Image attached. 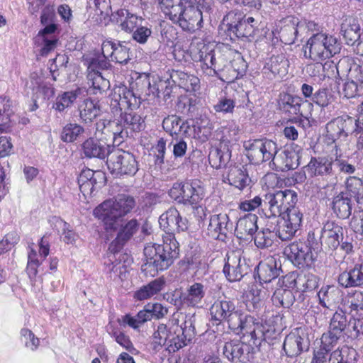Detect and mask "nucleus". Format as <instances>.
Masks as SVG:
<instances>
[{
  "label": "nucleus",
  "instance_id": "nucleus-1",
  "mask_svg": "<svg viewBox=\"0 0 363 363\" xmlns=\"http://www.w3.org/2000/svg\"><path fill=\"white\" fill-rule=\"evenodd\" d=\"M162 243H147L144 247L145 262L142 271L146 274L155 277L160 271L169 269L179 256V243L175 233L186 232L189 229V220L183 218L175 207H170L159 218Z\"/></svg>",
  "mask_w": 363,
  "mask_h": 363
},
{
  "label": "nucleus",
  "instance_id": "nucleus-2",
  "mask_svg": "<svg viewBox=\"0 0 363 363\" xmlns=\"http://www.w3.org/2000/svg\"><path fill=\"white\" fill-rule=\"evenodd\" d=\"M297 201V194L291 189L278 190L264 195V205L268 211L266 216H281L284 220L278 229V236L281 240H291L301 225L303 214L296 206Z\"/></svg>",
  "mask_w": 363,
  "mask_h": 363
},
{
  "label": "nucleus",
  "instance_id": "nucleus-3",
  "mask_svg": "<svg viewBox=\"0 0 363 363\" xmlns=\"http://www.w3.org/2000/svg\"><path fill=\"white\" fill-rule=\"evenodd\" d=\"M140 104V96L126 86L114 89L110 96L111 113L118 118L121 126L133 132H140L145 127V118L134 111Z\"/></svg>",
  "mask_w": 363,
  "mask_h": 363
},
{
  "label": "nucleus",
  "instance_id": "nucleus-4",
  "mask_svg": "<svg viewBox=\"0 0 363 363\" xmlns=\"http://www.w3.org/2000/svg\"><path fill=\"white\" fill-rule=\"evenodd\" d=\"M358 123L363 125V101L359 107V118L342 116L337 117L326 125V133L323 135V143L326 147H335V155H340V147L347 145L350 134L357 131Z\"/></svg>",
  "mask_w": 363,
  "mask_h": 363
},
{
  "label": "nucleus",
  "instance_id": "nucleus-5",
  "mask_svg": "<svg viewBox=\"0 0 363 363\" xmlns=\"http://www.w3.org/2000/svg\"><path fill=\"white\" fill-rule=\"evenodd\" d=\"M304 55L311 61L330 60L340 51V43L333 36L323 32L313 34L304 46Z\"/></svg>",
  "mask_w": 363,
  "mask_h": 363
},
{
  "label": "nucleus",
  "instance_id": "nucleus-6",
  "mask_svg": "<svg viewBox=\"0 0 363 363\" xmlns=\"http://www.w3.org/2000/svg\"><path fill=\"white\" fill-rule=\"evenodd\" d=\"M187 321H185L184 326L176 325L168 329L164 324H160L157 330L153 333V340L155 344L160 346H167L172 347V350H178L187 345L191 340L194 335V327H191V323L189 322V327L187 328Z\"/></svg>",
  "mask_w": 363,
  "mask_h": 363
},
{
  "label": "nucleus",
  "instance_id": "nucleus-7",
  "mask_svg": "<svg viewBox=\"0 0 363 363\" xmlns=\"http://www.w3.org/2000/svg\"><path fill=\"white\" fill-rule=\"evenodd\" d=\"M226 28L224 30L225 40L234 42L236 39L254 37L257 31V22L251 16L246 17L243 13L230 11L224 17Z\"/></svg>",
  "mask_w": 363,
  "mask_h": 363
},
{
  "label": "nucleus",
  "instance_id": "nucleus-8",
  "mask_svg": "<svg viewBox=\"0 0 363 363\" xmlns=\"http://www.w3.org/2000/svg\"><path fill=\"white\" fill-rule=\"evenodd\" d=\"M243 147L247 157L253 164L274 160L278 152L277 143L267 138L245 140L243 142Z\"/></svg>",
  "mask_w": 363,
  "mask_h": 363
},
{
  "label": "nucleus",
  "instance_id": "nucleus-9",
  "mask_svg": "<svg viewBox=\"0 0 363 363\" xmlns=\"http://www.w3.org/2000/svg\"><path fill=\"white\" fill-rule=\"evenodd\" d=\"M106 164L110 172L117 177H132L139 169L138 162L132 152L115 147H112Z\"/></svg>",
  "mask_w": 363,
  "mask_h": 363
},
{
  "label": "nucleus",
  "instance_id": "nucleus-10",
  "mask_svg": "<svg viewBox=\"0 0 363 363\" xmlns=\"http://www.w3.org/2000/svg\"><path fill=\"white\" fill-rule=\"evenodd\" d=\"M243 314L242 311L236 309L233 301L230 300H216L210 308L213 325H219L226 321L232 331L240 327Z\"/></svg>",
  "mask_w": 363,
  "mask_h": 363
},
{
  "label": "nucleus",
  "instance_id": "nucleus-11",
  "mask_svg": "<svg viewBox=\"0 0 363 363\" xmlns=\"http://www.w3.org/2000/svg\"><path fill=\"white\" fill-rule=\"evenodd\" d=\"M267 325L250 315L243 314L241 323L238 329L233 332L238 335H242L250 345L259 346L269 337L270 330Z\"/></svg>",
  "mask_w": 363,
  "mask_h": 363
},
{
  "label": "nucleus",
  "instance_id": "nucleus-12",
  "mask_svg": "<svg viewBox=\"0 0 363 363\" xmlns=\"http://www.w3.org/2000/svg\"><path fill=\"white\" fill-rule=\"evenodd\" d=\"M284 255L299 269L311 268L316 259L311 244L301 240H295L286 246Z\"/></svg>",
  "mask_w": 363,
  "mask_h": 363
},
{
  "label": "nucleus",
  "instance_id": "nucleus-13",
  "mask_svg": "<svg viewBox=\"0 0 363 363\" xmlns=\"http://www.w3.org/2000/svg\"><path fill=\"white\" fill-rule=\"evenodd\" d=\"M299 20L294 16H288L274 23L272 33L286 45L294 44L298 35Z\"/></svg>",
  "mask_w": 363,
  "mask_h": 363
},
{
  "label": "nucleus",
  "instance_id": "nucleus-14",
  "mask_svg": "<svg viewBox=\"0 0 363 363\" xmlns=\"http://www.w3.org/2000/svg\"><path fill=\"white\" fill-rule=\"evenodd\" d=\"M252 347L249 343L239 340H231L225 342L223 354L232 362L247 363L252 357Z\"/></svg>",
  "mask_w": 363,
  "mask_h": 363
},
{
  "label": "nucleus",
  "instance_id": "nucleus-15",
  "mask_svg": "<svg viewBox=\"0 0 363 363\" xmlns=\"http://www.w3.org/2000/svg\"><path fill=\"white\" fill-rule=\"evenodd\" d=\"M308 342L304 337V333L300 328L291 330L286 337L283 344V349L289 357H296L304 350H308Z\"/></svg>",
  "mask_w": 363,
  "mask_h": 363
},
{
  "label": "nucleus",
  "instance_id": "nucleus-16",
  "mask_svg": "<svg viewBox=\"0 0 363 363\" xmlns=\"http://www.w3.org/2000/svg\"><path fill=\"white\" fill-rule=\"evenodd\" d=\"M199 4L185 6L179 26L183 30L194 33L203 26V16Z\"/></svg>",
  "mask_w": 363,
  "mask_h": 363
},
{
  "label": "nucleus",
  "instance_id": "nucleus-17",
  "mask_svg": "<svg viewBox=\"0 0 363 363\" xmlns=\"http://www.w3.org/2000/svg\"><path fill=\"white\" fill-rule=\"evenodd\" d=\"M233 227L230 222L229 216L225 213L213 214L211 216L210 223L208 227V235L213 239L225 241L227 234Z\"/></svg>",
  "mask_w": 363,
  "mask_h": 363
},
{
  "label": "nucleus",
  "instance_id": "nucleus-18",
  "mask_svg": "<svg viewBox=\"0 0 363 363\" xmlns=\"http://www.w3.org/2000/svg\"><path fill=\"white\" fill-rule=\"evenodd\" d=\"M95 218L101 220L106 230L116 228L117 220L121 218L115 206L113 199H108L96 206L94 210Z\"/></svg>",
  "mask_w": 363,
  "mask_h": 363
},
{
  "label": "nucleus",
  "instance_id": "nucleus-19",
  "mask_svg": "<svg viewBox=\"0 0 363 363\" xmlns=\"http://www.w3.org/2000/svg\"><path fill=\"white\" fill-rule=\"evenodd\" d=\"M223 182L243 190L251 182L247 168L241 164H230L223 174Z\"/></svg>",
  "mask_w": 363,
  "mask_h": 363
},
{
  "label": "nucleus",
  "instance_id": "nucleus-20",
  "mask_svg": "<svg viewBox=\"0 0 363 363\" xmlns=\"http://www.w3.org/2000/svg\"><path fill=\"white\" fill-rule=\"evenodd\" d=\"M206 295V289L203 284L194 282L189 285L185 291L179 295V301L182 306L196 308L201 304Z\"/></svg>",
  "mask_w": 363,
  "mask_h": 363
},
{
  "label": "nucleus",
  "instance_id": "nucleus-21",
  "mask_svg": "<svg viewBox=\"0 0 363 363\" xmlns=\"http://www.w3.org/2000/svg\"><path fill=\"white\" fill-rule=\"evenodd\" d=\"M182 204L196 207L205 196L204 188L197 182H182Z\"/></svg>",
  "mask_w": 363,
  "mask_h": 363
},
{
  "label": "nucleus",
  "instance_id": "nucleus-22",
  "mask_svg": "<svg viewBox=\"0 0 363 363\" xmlns=\"http://www.w3.org/2000/svg\"><path fill=\"white\" fill-rule=\"evenodd\" d=\"M138 229L139 223L136 219L128 220L124 225H122L116 238L111 242L109 249L114 253L120 251Z\"/></svg>",
  "mask_w": 363,
  "mask_h": 363
},
{
  "label": "nucleus",
  "instance_id": "nucleus-23",
  "mask_svg": "<svg viewBox=\"0 0 363 363\" xmlns=\"http://www.w3.org/2000/svg\"><path fill=\"white\" fill-rule=\"evenodd\" d=\"M191 56L193 61L199 63L197 66L200 67L203 74L211 77L218 74L213 51L207 52L206 49L205 50H199L197 53H194L191 50Z\"/></svg>",
  "mask_w": 363,
  "mask_h": 363
},
{
  "label": "nucleus",
  "instance_id": "nucleus-24",
  "mask_svg": "<svg viewBox=\"0 0 363 363\" xmlns=\"http://www.w3.org/2000/svg\"><path fill=\"white\" fill-rule=\"evenodd\" d=\"M82 146L85 157L89 158L96 157L99 159L108 157L113 147L94 138L86 139L82 143Z\"/></svg>",
  "mask_w": 363,
  "mask_h": 363
},
{
  "label": "nucleus",
  "instance_id": "nucleus-25",
  "mask_svg": "<svg viewBox=\"0 0 363 363\" xmlns=\"http://www.w3.org/2000/svg\"><path fill=\"white\" fill-rule=\"evenodd\" d=\"M170 78L175 84L187 92H196L200 89V79L194 74L181 70H172Z\"/></svg>",
  "mask_w": 363,
  "mask_h": 363
},
{
  "label": "nucleus",
  "instance_id": "nucleus-26",
  "mask_svg": "<svg viewBox=\"0 0 363 363\" xmlns=\"http://www.w3.org/2000/svg\"><path fill=\"white\" fill-rule=\"evenodd\" d=\"M162 125L164 129L172 135H181L185 137L192 135L191 125L188 121H184L177 116L172 115L165 118Z\"/></svg>",
  "mask_w": 363,
  "mask_h": 363
},
{
  "label": "nucleus",
  "instance_id": "nucleus-27",
  "mask_svg": "<svg viewBox=\"0 0 363 363\" xmlns=\"http://www.w3.org/2000/svg\"><path fill=\"white\" fill-rule=\"evenodd\" d=\"M257 274L260 283H269L279 276L276 259L269 256L262 260L257 267Z\"/></svg>",
  "mask_w": 363,
  "mask_h": 363
},
{
  "label": "nucleus",
  "instance_id": "nucleus-28",
  "mask_svg": "<svg viewBox=\"0 0 363 363\" xmlns=\"http://www.w3.org/2000/svg\"><path fill=\"white\" fill-rule=\"evenodd\" d=\"M305 168L311 177L328 175L333 171V160L327 157H312Z\"/></svg>",
  "mask_w": 363,
  "mask_h": 363
},
{
  "label": "nucleus",
  "instance_id": "nucleus-29",
  "mask_svg": "<svg viewBox=\"0 0 363 363\" xmlns=\"http://www.w3.org/2000/svg\"><path fill=\"white\" fill-rule=\"evenodd\" d=\"M289 62L287 58L283 55L272 56L265 63L263 70L267 74L282 77L288 72Z\"/></svg>",
  "mask_w": 363,
  "mask_h": 363
},
{
  "label": "nucleus",
  "instance_id": "nucleus-30",
  "mask_svg": "<svg viewBox=\"0 0 363 363\" xmlns=\"http://www.w3.org/2000/svg\"><path fill=\"white\" fill-rule=\"evenodd\" d=\"M343 228L333 221H327L322 230L320 238H325V243L330 249L335 250L340 245L342 238Z\"/></svg>",
  "mask_w": 363,
  "mask_h": 363
},
{
  "label": "nucleus",
  "instance_id": "nucleus-31",
  "mask_svg": "<svg viewBox=\"0 0 363 363\" xmlns=\"http://www.w3.org/2000/svg\"><path fill=\"white\" fill-rule=\"evenodd\" d=\"M303 103V101L301 97L288 93H283L279 96L278 105L281 111L288 113L290 116H303L301 110V106Z\"/></svg>",
  "mask_w": 363,
  "mask_h": 363
},
{
  "label": "nucleus",
  "instance_id": "nucleus-32",
  "mask_svg": "<svg viewBox=\"0 0 363 363\" xmlns=\"http://www.w3.org/2000/svg\"><path fill=\"white\" fill-rule=\"evenodd\" d=\"M342 306L352 317H363V292L355 290L342 298Z\"/></svg>",
  "mask_w": 363,
  "mask_h": 363
},
{
  "label": "nucleus",
  "instance_id": "nucleus-33",
  "mask_svg": "<svg viewBox=\"0 0 363 363\" xmlns=\"http://www.w3.org/2000/svg\"><path fill=\"white\" fill-rule=\"evenodd\" d=\"M116 14L118 18L117 22L120 23L121 29L128 33H132L143 21L141 16L132 13L128 9H118Z\"/></svg>",
  "mask_w": 363,
  "mask_h": 363
},
{
  "label": "nucleus",
  "instance_id": "nucleus-34",
  "mask_svg": "<svg viewBox=\"0 0 363 363\" xmlns=\"http://www.w3.org/2000/svg\"><path fill=\"white\" fill-rule=\"evenodd\" d=\"M166 281L163 277H158L143 286L134 292L133 297L137 301H143L150 298L158 294L165 286Z\"/></svg>",
  "mask_w": 363,
  "mask_h": 363
},
{
  "label": "nucleus",
  "instance_id": "nucleus-35",
  "mask_svg": "<svg viewBox=\"0 0 363 363\" xmlns=\"http://www.w3.org/2000/svg\"><path fill=\"white\" fill-rule=\"evenodd\" d=\"M79 111L83 123H91L101 113L99 101L90 98L86 99L79 105Z\"/></svg>",
  "mask_w": 363,
  "mask_h": 363
},
{
  "label": "nucleus",
  "instance_id": "nucleus-36",
  "mask_svg": "<svg viewBox=\"0 0 363 363\" xmlns=\"http://www.w3.org/2000/svg\"><path fill=\"white\" fill-rule=\"evenodd\" d=\"M258 217L255 214L248 213L239 218L235 226V233L240 238L253 235L258 229Z\"/></svg>",
  "mask_w": 363,
  "mask_h": 363
},
{
  "label": "nucleus",
  "instance_id": "nucleus-37",
  "mask_svg": "<svg viewBox=\"0 0 363 363\" xmlns=\"http://www.w3.org/2000/svg\"><path fill=\"white\" fill-rule=\"evenodd\" d=\"M347 325V319L345 313L335 312L331 318L328 333L323 334L322 336L328 337L330 340L337 343Z\"/></svg>",
  "mask_w": 363,
  "mask_h": 363
},
{
  "label": "nucleus",
  "instance_id": "nucleus-38",
  "mask_svg": "<svg viewBox=\"0 0 363 363\" xmlns=\"http://www.w3.org/2000/svg\"><path fill=\"white\" fill-rule=\"evenodd\" d=\"M223 272L230 282L240 281L243 277L240 266V258L234 253L227 255Z\"/></svg>",
  "mask_w": 363,
  "mask_h": 363
},
{
  "label": "nucleus",
  "instance_id": "nucleus-39",
  "mask_svg": "<svg viewBox=\"0 0 363 363\" xmlns=\"http://www.w3.org/2000/svg\"><path fill=\"white\" fill-rule=\"evenodd\" d=\"M290 287L303 293L315 290L318 286V277L311 273L297 274L290 283Z\"/></svg>",
  "mask_w": 363,
  "mask_h": 363
},
{
  "label": "nucleus",
  "instance_id": "nucleus-40",
  "mask_svg": "<svg viewBox=\"0 0 363 363\" xmlns=\"http://www.w3.org/2000/svg\"><path fill=\"white\" fill-rule=\"evenodd\" d=\"M310 69H313L311 74L320 79L334 77L338 73L336 64L333 60H329L315 62L310 66Z\"/></svg>",
  "mask_w": 363,
  "mask_h": 363
},
{
  "label": "nucleus",
  "instance_id": "nucleus-41",
  "mask_svg": "<svg viewBox=\"0 0 363 363\" xmlns=\"http://www.w3.org/2000/svg\"><path fill=\"white\" fill-rule=\"evenodd\" d=\"M13 114L10 99L0 97V133H9L11 130L13 126L11 117Z\"/></svg>",
  "mask_w": 363,
  "mask_h": 363
},
{
  "label": "nucleus",
  "instance_id": "nucleus-42",
  "mask_svg": "<svg viewBox=\"0 0 363 363\" xmlns=\"http://www.w3.org/2000/svg\"><path fill=\"white\" fill-rule=\"evenodd\" d=\"M332 208L336 216L342 219L350 217L352 213L351 199L344 192H340L334 196L332 201Z\"/></svg>",
  "mask_w": 363,
  "mask_h": 363
},
{
  "label": "nucleus",
  "instance_id": "nucleus-43",
  "mask_svg": "<svg viewBox=\"0 0 363 363\" xmlns=\"http://www.w3.org/2000/svg\"><path fill=\"white\" fill-rule=\"evenodd\" d=\"M359 31V25L354 18L345 19L341 24L340 33L347 45H354L360 37Z\"/></svg>",
  "mask_w": 363,
  "mask_h": 363
},
{
  "label": "nucleus",
  "instance_id": "nucleus-44",
  "mask_svg": "<svg viewBox=\"0 0 363 363\" xmlns=\"http://www.w3.org/2000/svg\"><path fill=\"white\" fill-rule=\"evenodd\" d=\"M356 355L354 348L343 345L330 353L328 363H354Z\"/></svg>",
  "mask_w": 363,
  "mask_h": 363
},
{
  "label": "nucleus",
  "instance_id": "nucleus-45",
  "mask_svg": "<svg viewBox=\"0 0 363 363\" xmlns=\"http://www.w3.org/2000/svg\"><path fill=\"white\" fill-rule=\"evenodd\" d=\"M337 282L343 288H353L362 286L358 277V270L355 264L352 269L345 270L340 273L337 277Z\"/></svg>",
  "mask_w": 363,
  "mask_h": 363
},
{
  "label": "nucleus",
  "instance_id": "nucleus-46",
  "mask_svg": "<svg viewBox=\"0 0 363 363\" xmlns=\"http://www.w3.org/2000/svg\"><path fill=\"white\" fill-rule=\"evenodd\" d=\"M345 189L349 195L359 203L363 198V179L354 176L349 177L345 181Z\"/></svg>",
  "mask_w": 363,
  "mask_h": 363
},
{
  "label": "nucleus",
  "instance_id": "nucleus-47",
  "mask_svg": "<svg viewBox=\"0 0 363 363\" xmlns=\"http://www.w3.org/2000/svg\"><path fill=\"white\" fill-rule=\"evenodd\" d=\"M295 300L292 291L288 289H277L274 292L272 301L276 306L289 308Z\"/></svg>",
  "mask_w": 363,
  "mask_h": 363
},
{
  "label": "nucleus",
  "instance_id": "nucleus-48",
  "mask_svg": "<svg viewBox=\"0 0 363 363\" xmlns=\"http://www.w3.org/2000/svg\"><path fill=\"white\" fill-rule=\"evenodd\" d=\"M89 89L92 94H101L108 89L109 81L101 74H87Z\"/></svg>",
  "mask_w": 363,
  "mask_h": 363
},
{
  "label": "nucleus",
  "instance_id": "nucleus-49",
  "mask_svg": "<svg viewBox=\"0 0 363 363\" xmlns=\"http://www.w3.org/2000/svg\"><path fill=\"white\" fill-rule=\"evenodd\" d=\"M336 344L333 340H330L328 337L322 336L320 345L317 350L314 351L311 363H325L329 352Z\"/></svg>",
  "mask_w": 363,
  "mask_h": 363
},
{
  "label": "nucleus",
  "instance_id": "nucleus-50",
  "mask_svg": "<svg viewBox=\"0 0 363 363\" xmlns=\"http://www.w3.org/2000/svg\"><path fill=\"white\" fill-rule=\"evenodd\" d=\"M113 202L120 217L130 213L135 206V199L132 196L126 194H119L113 199Z\"/></svg>",
  "mask_w": 363,
  "mask_h": 363
},
{
  "label": "nucleus",
  "instance_id": "nucleus-51",
  "mask_svg": "<svg viewBox=\"0 0 363 363\" xmlns=\"http://www.w3.org/2000/svg\"><path fill=\"white\" fill-rule=\"evenodd\" d=\"M230 152L227 150L224 152L220 149L216 148L211 151L208 155V161L211 167L214 169H220L226 166L230 159Z\"/></svg>",
  "mask_w": 363,
  "mask_h": 363
},
{
  "label": "nucleus",
  "instance_id": "nucleus-52",
  "mask_svg": "<svg viewBox=\"0 0 363 363\" xmlns=\"http://www.w3.org/2000/svg\"><path fill=\"white\" fill-rule=\"evenodd\" d=\"M78 184H84L86 182L94 181V184H106V174L101 171H93L86 168L82 170L78 177Z\"/></svg>",
  "mask_w": 363,
  "mask_h": 363
},
{
  "label": "nucleus",
  "instance_id": "nucleus-53",
  "mask_svg": "<svg viewBox=\"0 0 363 363\" xmlns=\"http://www.w3.org/2000/svg\"><path fill=\"white\" fill-rule=\"evenodd\" d=\"M84 132V129L80 125L72 123H67L62 128L61 140L65 143H72Z\"/></svg>",
  "mask_w": 363,
  "mask_h": 363
},
{
  "label": "nucleus",
  "instance_id": "nucleus-54",
  "mask_svg": "<svg viewBox=\"0 0 363 363\" xmlns=\"http://www.w3.org/2000/svg\"><path fill=\"white\" fill-rule=\"evenodd\" d=\"M77 98L76 91H65L62 94L59 95L52 105V108L59 112L65 111L70 107Z\"/></svg>",
  "mask_w": 363,
  "mask_h": 363
},
{
  "label": "nucleus",
  "instance_id": "nucleus-55",
  "mask_svg": "<svg viewBox=\"0 0 363 363\" xmlns=\"http://www.w3.org/2000/svg\"><path fill=\"white\" fill-rule=\"evenodd\" d=\"M342 93L347 99L354 98L363 94V81L347 79L343 84Z\"/></svg>",
  "mask_w": 363,
  "mask_h": 363
},
{
  "label": "nucleus",
  "instance_id": "nucleus-56",
  "mask_svg": "<svg viewBox=\"0 0 363 363\" xmlns=\"http://www.w3.org/2000/svg\"><path fill=\"white\" fill-rule=\"evenodd\" d=\"M84 65L87 66V74H101V71L107 70L111 67L108 60L97 57L86 59Z\"/></svg>",
  "mask_w": 363,
  "mask_h": 363
},
{
  "label": "nucleus",
  "instance_id": "nucleus-57",
  "mask_svg": "<svg viewBox=\"0 0 363 363\" xmlns=\"http://www.w3.org/2000/svg\"><path fill=\"white\" fill-rule=\"evenodd\" d=\"M255 245L259 249L271 247L274 242V233L268 228L258 231L254 237Z\"/></svg>",
  "mask_w": 363,
  "mask_h": 363
},
{
  "label": "nucleus",
  "instance_id": "nucleus-58",
  "mask_svg": "<svg viewBox=\"0 0 363 363\" xmlns=\"http://www.w3.org/2000/svg\"><path fill=\"white\" fill-rule=\"evenodd\" d=\"M213 129V123L209 121L203 126H198V130H196L195 125L191 126L192 135L191 137L197 138L202 142L207 141L212 135Z\"/></svg>",
  "mask_w": 363,
  "mask_h": 363
},
{
  "label": "nucleus",
  "instance_id": "nucleus-59",
  "mask_svg": "<svg viewBox=\"0 0 363 363\" xmlns=\"http://www.w3.org/2000/svg\"><path fill=\"white\" fill-rule=\"evenodd\" d=\"M283 160L281 169L282 170H290L296 169L298 165V155L294 152L285 150L281 157Z\"/></svg>",
  "mask_w": 363,
  "mask_h": 363
},
{
  "label": "nucleus",
  "instance_id": "nucleus-60",
  "mask_svg": "<svg viewBox=\"0 0 363 363\" xmlns=\"http://www.w3.org/2000/svg\"><path fill=\"white\" fill-rule=\"evenodd\" d=\"M239 128L235 124L229 125L224 128L223 135L220 139V143L228 146L232 142L237 141Z\"/></svg>",
  "mask_w": 363,
  "mask_h": 363
},
{
  "label": "nucleus",
  "instance_id": "nucleus-61",
  "mask_svg": "<svg viewBox=\"0 0 363 363\" xmlns=\"http://www.w3.org/2000/svg\"><path fill=\"white\" fill-rule=\"evenodd\" d=\"M235 106V102L233 99L227 97L220 98L218 103L213 106L216 112L223 113H233Z\"/></svg>",
  "mask_w": 363,
  "mask_h": 363
},
{
  "label": "nucleus",
  "instance_id": "nucleus-62",
  "mask_svg": "<svg viewBox=\"0 0 363 363\" xmlns=\"http://www.w3.org/2000/svg\"><path fill=\"white\" fill-rule=\"evenodd\" d=\"M129 49L121 43H118L111 59V61L116 63H126L129 60Z\"/></svg>",
  "mask_w": 363,
  "mask_h": 363
},
{
  "label": "nucleus",
  "instance_id": "nucleus-63",
  "mask_svg": "<svg viewBox=\"0 0 363 363\" xmlns=\"http://www.w3.org/2000/svg\"><path fill=\"white\" fill-rule=\"evenodd\" d=\"M111 335L114 337L116 342L127 351L132 352L135 350L129 336L123 332L113 331Z\"/></svg>",
  "mask_w": 363,
  "mask_h": 363
},
{
  "label": "nucleus",
  "instance_id": "nucleus-64",
  "mask_svg": "<svg viewBox=\"0 0 363 363\" xmlns=\"http://www.w3.org/2000/svg\"><path fill=\"white\" fill-rule=\"evenodd\" d=\"M184 9V7L182 4H175L163 13L174 23L179 24Z\"/></svg>",
  "mask_w": 363,
  "mask_h": 363
}]
</instances>
